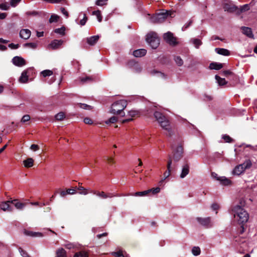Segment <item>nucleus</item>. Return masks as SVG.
<instances>
[{"label": "nucleus", "instance_id": "obj_1", "mask_svg": "<svg viewBox=\"0 0 257 257\" xmlns=\"http://www.w3.org/2000/svg\"><path fill=\"white\" fill-rule=\"evenodd\" d=\"M231 214L233 215L235 220L239 224L243 225L248 220V213L240 206H234L231 210Z\"/></svg>", "mask_w": 257, "mask_h": 257}, {"label": "nucleus", "instance_id": "obj_2", "mask_svg": "<svg viewBox=\"0 0 257 257\" xmlns=\"http://www.w3.org/2000/svg\"><path fill=\"white\" fill-rule=\"evenodd\" d=\"M154 115L162 128L167 132L166 135L170 136L171 134V130L170 128V122L166 116L161 112L158 111H156L154 112Z\"/></svg>", "mask_w": 257, "mask_h": 257}, {"label": "nucleus", "instance_id": "obj_3", "mask_svg": "<svg viewBox=\"0 0 257 257\" xmlns=\"http://www.w3.org/2000/svg\"><path fill=\"white\" fill-rule=\"evenodd\" d=\"M127 104V101L124 99L116 101L112 104L110 112L113 114H120L122 116H124L125 113L123 110L125 108Z\"/></svg>", "mask_w": 257, "mask_h": 257}, {"label": "nucleus", "instance_id": "obj_4", "mask_svg": "<svg viewBox=\"0 0 257 257\" xmlns=\"http://www.w3.org/2000/svg\"><path fill=\"white\" fill-rule=\"evenodd\" d=\"M252 166V163L249 159L245 160L242 164L237 165L232 171V174L239 176L243 173L245 170L249 169Z\"/></svg>", "mask_w": 257, "mask_h": 257}, {"label": "nucleus", "instance_id": "obj_5", "mask_svg": "<svg viewBox=\"0 0 257 257\" xmlns=\"http://www.w3.org/2000/svg\"><path fill=\"white\" fill-rule=\"evenodd\" d=\"M146 41L153 49H156L160 44L159 38L154 32H151L147 35Z\"/></svg>", "mask_w": 257, "mask_h": 257}, {"label": "nucleus", "instance_id": "obj_6", "mask_svg": "<svg viewBox=\"0 0 257 257\" xmlns=\"http://www.w3.org/2000/svg\"><path fill=\"white\" fill-rule=\"evenodd\" d=\"M169 16H171V13L170 12H166L165 13H161L152 16L150 21L152 23H161L163 22Z\"/></svg>", "mask_w": 257, "mask_h": 257}, {"label": "nucleus", "instance_id": "obj_7", "mask_svg": "<svg viewBox=\"0 0 257 257\" xmlns=\"http://www.w3.org/2000/svg\"><path fill=\"white\" fill-rule=\"evenodd\" d=\"M164 40L171 45H175L177 44L176 38L173 34L170 32L165 33L163 36Z\"/></svg>", "mask_w": 257, "mask_h": 257}, {"label": "nucleus", "instance_id": "obj_8", "mask_svg": "<svg viewBox=\"0 0 257 257\" xmlns=\"http://www.w3.org/2000/svg\"><path fill=\"white\" fill-rule=\"evenodd\" d=\"M183 153V149L182 146H178L175 150L174 153L173 155V159L175 161H179L182 157Z\"/></svg>", "mask_w": 257, "mask_h": 257}, {"label": "nucleus", "instance_id": "obj_9", "mask_svg": "<svg viewBox=\"0 0 257 257\" xmlns=\"http://www.w3.org/2000/svg\"><path fill=\"white\" fill-rule=\"evenodd\" d=\"M233 243L235 246H240L241 248H243L246 245V239L239 236H236L233 240Z\"/></svg>", "mask_w": 257, "mask_h": 257}, {"label": "nucleus", "instance_id": "obj_10", "mask_svg": "<svg viewBox=\"0 0 257 257\" xmlns=\"http://www.w3.org/2000/svg\"><path fill=\"white\" fill-rule=\"evenodd\" d=\"M223 9L225 11H227L229 13L234 12L237 14L238 7L231 3H226L224 4Z\"/></svg>", "mask_w": 257, "mask_h": 257}, {"label": "nucleus", "instance_id": "obj_11", "mask_svg": "<svg viewBox=\"0 0 257 257\" xmlns=\"http://www.w3.org/2000/svg\"><path fill=\"white\" fill-rule=\"evenodd\" d=\"M64 41L62 40H54L48 46V49H52L53 50L57 49L62 45Z\"/></svg>", "mask_w": 257, "mask_h": 257}, {"label": "nucleus", "instance_id": "obj_12", "mask_svg": "<svg viewBox=\"0 0 257 257\" xmlns=\"http://www.w3.org/2000/svg\"><path fill=\"white\" fill-rule=\"evenodd\" d=\"M196 220L201 225L204 226L206 227H210L211 226L210 217H206V218L197 217Z\"/></svg>", "mask_w": 257, "mask_h": 257}, {"label": "nucleus", "instance_id": "obj_13", "mask_svg": "<svg viewBox=\"0 0 257 257\" xmlns=\"http://www.w3.org/2000/svg\"><path fill=\"white\" fill-rule=\"evenodd\" d=\"M190 171V166L187 163L182 165L181 172L180 175V177L181 179L184 178L189 174Z\"/></svg>", "mask_w": 257, "mask_h": 257}, {"label": "nucleus", "instance_id": "obj_14", "mask_svg": "<svg viewBox=\"0 0 257 257\" xmlns=\"http://www.w3.org/2000/svg\"><path fill=\"white\" fill-rule=\"evenodd\" d=\"M13 64L17 66L21 67L26 64L25 60L19 56H15L12 60Z\"/></svg>", "mask_w": 257, "mask_h": 257}, {"label": "nucleus", "instance_id": "obj_15", "mask_svg": "<svg viewBox=\"0 0 257 257\" xmlns=\"http://www.w3.org/2000/svg\"><path fill=\"white\" fill-rule=\"evenodd\" d=\"M171 164L172 160L171 158H170L167 163V170L164 173V178L160 181V183H162L166 178H167L170 175V173L171 171Z\"/></svg>", "mask_w": 257, "mask_h": 257}, {"label": "nucleus", "instance_id": "obj_16", "mask_svg": "<svg viewBox=\"0 0 257 257\" xmlns=\"http://www.w3.org/2000/svg\"><path fill=\"white\" fill-rule=\"evenodd\" d=\"M31 32L29 29H22L20 32V36L22 39L27 40L31 36Z\"/></svg>", "mask_w": 257, "mask_h": 257}, {"label": "nucleus", "instance_id": "obj_17", "mask_svg": "<svg viewBox=\"0 0 257 257\" xmlns=\"http://www.w3.org/2000/svg\"><path fill=\"white\" fill-rule=\"evenodd\" d=\"M99 37L98 35L93 36L87 38V43L90 46L94 45L98 41Z\"/></svg>", "mask_w": 257, "mask_h": 257}, {"label": "nucleus", "instance_id": "obj_18", "mask_svg": "<svg viewBox=\"0 0 257 257\" xmlns=\"http://www.w3.org/2000/svg\"><path fill=\"white\" fill-rule=\"evenodd\" d=\"M11 203L14 204L15 207L19 210H23L26 205V203L19 202L16 199L11 201Z\"/></svg>", "mask_w": 257, "mask_h": 257}, {"label": "nucleus", "instance_id": "obj_19", "mask_svg": "<svg viewBox=\"0 0 257 257\" xmlns=\"http://www.w3.org/2000/svg\"><path fill=\"white\" fill-rule=\"evenodd\" d=\"M147 50L145 49L136 50L133 52V55L136 57H141L146 54Z\"/></svg>", "mask_w": 257, "mask_h": 257}, {"label": "nucleus", "instance_id": "obj_20", "mask_svg": "<svg viewBox=\"0 0 257 257\" xmlns=\"http://www.w3.org/2000/svg\"><path fill=\"white\" fill-rule=\"evenodd\" d=\"M241 29L243 34L247 36L248 37L250 38H253V35L252 34L251 29L248 27H242Z\"/></svg>", "mask_w": 257, "mask_h": 257}, {"label": "nucleus", "instance_id": "obj_21", "mask_svg": "<svg viewBox=\"0 0 257 257\" xmlns=\"http://www.w3.org/2000/svg\"><path fill=\"white\" fill-rule=\"evenodd\" d=\"M10 203L11 201L2 202L0 204V208L5 211H11L12 209L10 206Z\"/></svg>", "mask_w": 257, "mask_h": 257}, {"label": "nucleus", "instance_id": "obj_22", "mask_svg": "<svg viewBox=\"0 0 257 257\" xmlns=\"http://www.w3.org/2000/svg\"><path fill=\"white\" fill-rule=\"evenodd\" d=\"M215 51L218 54L223 56H228L230 54L229 51L224 48H215Z\"/></svg>", "mask_w": 257, "mask_h": 257}, {"label": "nucleus", "instance_id": "obj_23", "mask_svg": "<svg viewBox=\"0 0 257 257\" xmlns=\"http://www.w3.org/2000/svg\"><path fill=\"white\" fill-rule=\"evenodd\" d=\"M82 183L79 182L78 183L79 186L77 188V189L80 191L79 194L86 195L88 193V191L90 190L89 189L85 188L82 186Z\"/></svg>", "mask_w": 257, "mask_h": 257}, {"label": "nucleus", "instance_id": "obj_24", "mask_svg": "<svg viewBox=\"0 0 257 257\" xmlns=\"http://www.w3.org/2000/svg\"><path fill=\"white\" fill-rule=\"evenodd\" d=\"M190 42L191 43L196 49H198L202 44L200 39L197 38H192L190 39Z\"/></svg>", "mask_w": 257, "mask_h": 257}, {"label": "nucleus", "instance_id": "obj_25", "mask_svg": "<svg viewBox=\"0 0 257 257\" xmlns=\"http://www.w3.org/2000/svg\"><path fill=\"white\" fill-rule=\"evenodd\" d=\"M222 64L216 62H212L209 65V68L210 69H214V70H220L222 68Z\"/></svg>", "mask_w": 257, "mask_h": 257}, {"label": "nucleus", "instance_id": "obj_26", "mask_svg": "<svg viewBox=\"0 0 257 257\" xmlns=\"http://www.w3.org/2000/svg\"><path fill=\"white\" fill-rule=\"evenodd\" d=\"M28 76L27 75V71H24L22 73L21 76H20V77L19 78V81L21 83H25L28 81Z\"/></svg>", "mask_w": 257, "mask_h": 257}, {"label": "nucleus", "instance_id": "obj_27", "mask_svg": "<svg viewBox=\"0 0 257 257\" xmlns=\"http://www.w3.org/2000/svg\"><path fill=\"white\" fill-rule=\"evenodd\" d=\"M24 166L26 168L32 167L34 165V160L31 158H29L23 161Z\"/></svg>", "mask_w": 257, "mask_h": 257}, {"label": "nucleus", "instance_id": "obj_28", "mask_svg": "<svg viewBox=\"0 0 257 257\" xmlns=\"http://www.w3.org/2000/svg\"><path fill=\"white\" fill-rule=\"evenodd\" d=\"M215 79L217 82L218 83L219 85L223 86L227 83V81L224 78H221L217 75H216L215 76Z\"/></svg>", "mask_w": 257, "mask_h": 257}, {"label": "nucleus", "instance_id": "obj_29", "mask_svg": "<svg viewBox=\"0 0 257 257\" xmlns=\"http://www.w3.org/2000/svg\"><path fill=\"white\" fill-rule=\"evenodd\" d=\"M65 27L64 26H62V27L60 28L55 29L54 30V32L58 34L61 36H64L65 35Z\"/></svg>", "mask_w": 257, "mask_h": 257}, {"label": "nucleus", "instance_id": "obj_30", "mask_svg": "<svg viewBox=\"0 0 257 257\" xmlns=\"http://www.w3.org/2000/svg\"><path fill=\"white\" fill-rule=\"evenodd\" d=\"M90 192L93 193L94 194L96 195L97 196L102 198L103 199H106L107 196L106 194L104 192L101 191V192H97L96 191H90Z\"/></svg>", "mask_w": 257, "mask_h": 257}, {"label": "nucleus", "instance_id": "obj_31", "mask_svg": "<svg viewBox=\"0 0 257 257\" xmlns=\"http://www.w3.org/2000/svg\"><path fill=\"white\" fill-rule=\"evenodd\" d=\"M249 9V6L247 4L241 6L240 8H238V10H237V14L239 15L241 13L248 10Z\"/></svg>", "mask_w": 257, "mask_h": 257}, {"label": "nucleus", "instance_id": "obj_32", "mask_svg": "<svg viewBox=\"0 0 257 257\" xmlns=\"http://www.w3.org/2000/svg\"><path fill=\"white\" fill-rule=\"evenodd\" d=\"M59 19L60 17L58 15L53 14L51 16L49 22L50 23H56L59 21Z\"/></svg>", "mask_w": 257, "mask_h": 257}, {"label": "nucleus", "instance_id": "obj_33", "mask_svg": "<svg viewBox=\"0 0 257 257\" xmlns=\"http://www.w3.org/2000/svg\"><path fill=\"white\" fill-rule=\"evenodd\" d=\"M219 181L222 184L224 185H228L231 183L230 180L224 176L220 177V178H219Z\"/></svg>", "mask_w": 257, "mask_h": 257}, {"label": "nucleus", "instance_id": "obj_34", "mask_svg": "<svg viewBox=\"0 0 257 257\" xmlns=\"http://www.w3.org/2000/svg\"><path fill=\"white\" fill-rule=\"evenodd\" d=\"M66 251L63 248L59 249L56 252V257H65Z\"/></svg>", "mask_w": 257, "mask_h": 257}, {"label": "nucleus", "instance_id": "obj_35", "mask_svg": "<svg viewBox=\"0 0 257 257\" xmlns=\"http://www.w3.org/2000/svg\"><path fill=\"white\" fill-rule=\"evenodd\" d=\"M26 234L28 235H30L33 237H42L43 236V234L41 232H32V231H28L26 232Z\"/></svg>", "mask_w": 257, "mask_h": 257}, {"label": "nucleus", "instance_id": "obj_36", "mask_svg": "<svg viewBox=\"0 0 257 257\" xmlns=\"http://www.w3.org/2000/svg\"><path fill=\"white\" fill-rule=\"evenodd\" d=\"M118 118L115 116H113L105 121L107 124L109 123H114L117 121Z\"/></svg>", "mask_w": 257, "mask_h": 257}, {"label": "nucleus", "instance_id": "obj_37", "mask_svg": "<svg viewBox=\"0 0 257 257\" xmlns=\"http://www.w3.org/2000/svg\"><path fill=\"white\" fill-rule=\"evenodd\" d=\"M65 114L63 112H60L55 115V117L57 120H62L65 118Z\"/></svg>", "mask_w": 257, "mask_h": 257}, {"label": "nucleus", "instance_id": "obj_38", "mask_svg": "<svg viewBox=\"0 0 257 257\" xmlns=\"http://www.w3.org/2000/svg\"><path fill=\"white\" fill-rule=\"evenodd\" d=\"M200 249L199 247L194 246L192 249V252L193 254L195 256H197L200 253Z\"/></svg>", "mask_w": 257, "mask_h": 257}, {"label": "nucleus", "instance_id": "obj_39", "mask_svg": "<svg viewBox=\"0 0 257 257\" xmlns=\"http://www.w3.org/2000/svg\"><path fill=\"white\" fill-rule=\"evenodd\" d=\"M149 193H150V191L148 190L142 192H136L134 195L136 196H144L147 195Z\"/></svg>", "mask_w": 257, "mask_h": 257}, {"label": "nucleus", "instance_id": "obj_40", "mask_svg": "<svg viewBox=\"0 0 257 257\" xmlns=\"http://www.w3.org/2000/svg\"><path fill=\"white\" fill-rule=\"evenodd\" d=\"M92 15L96 16L99 22H101L102 21V17L101 16V13H100V11L98 10V11H93L92 12Z\"/></svg>", "mask_w": 257, "mask_h": 257}, {"label": "nucleus", "instance_id": "obj_41", "mask_svg": "<svg viewBox=\"0 0 257 257\" xmlns=\"http://www.w3.org/2000/svg\"><path fill=\"white\" fill-rule=\"evenodd\" d=\"M74 257H88V254L86 252L81 251L76 253Z\"/></svg>", "mask_w": 257, "mask_h": 257}, {"label": "nucleus", "instance_id": "obj_42", "mask_svg": "<svg viewBox=\"0 0 257 257\" xmlns=\"http://www.w3.org/2000/svg\"><path fill=\"white\" fill-rule=\"evenodd\" d=\"M41 74L43 77L51 76L53 74V72L50 70H45L41 72Z\"/></svg>", "mask_w": 257, "mask_h": 257}, {"label": "nucleus", "instance_id": "obj_43", "mask_svg": "<svg viewBox=\"0 0 257 257\" xmlns=\"http://www.w3.org/2000/svg\"><path fill=\"white\" fill-rule=\"evenodd\" d=\"M222 139H223L224 142L226 143H231L233 142V139L227 135H222Z\"/></svg>", "mask_w": 257, "mask_h": 257}, {"label": "nucleus", "instance_id": "obj_44", "mask_svg": "<svg viewBox=\"0 0 257 257\" xmlns=\"http://www.w3.org/2000/svg\"><path fill=\"white\" fill-rule=\"evenodd\" d=\"M25 47H29L32 49H36L37 46V44L35 43H27L24 45Z\"/></svg>", "mask_w": 257, "mask_h": 257}, {"label": "nucleus", "instance_id": "obj_45", "mask_svg": "<svg viewBox=\"0 0 257 257\" xmlns=\"http://www.w3.org/2000/svg\"><path fill=\"white\" fill-rule=\"evenodd\" d=\"M174 60L176 63V64L179 66H181L183 64V61L179 56H176L175 57Z\"/></svg>", "mask_w": 257, "mask_h": 257}, {"label": "nucleus", "instance_id": "obj_46", "mask_svg": "<svg viewBox=\"0 0 257 257\" xmlns=\"http://www.w3.org/2000/svg\"><path fill=\"white\" fill-rule=\"evenodd\" d=\"M152 73H154V74H156L157 76H158V77L161 78L162 79L166 78V75L161 72L154 71L153 72H152Z\"/></svg>", "mask_w": 257, "mask_h": 257}, {"label": "nucleus", "instance_id": "obj_47", "mask_svg": "<svg viewBox=\"0 0 257 257\" xmlns=\"http://www.w3.org/2000/svg\"><path fill=\"white\" fill-rule=\"evenodd\" d=\"M111 254L116 257H124L123 251L120 250L117 252H113L111 253Z\"/></svg>", "mask_w": 257, "mask_h": 257}, {"label": "nucleus", "instance_id": "obj_48", "mask_svg": "<svg viewBox=\"0 0 257 257\" xmlns=\"http://www.w3.org/2000/svg\"><path fill=\"white\" fill-rule=\"evenodd\" d=\"M83 19H81L79 23H78V24L80 25L81 26L85 25L87 22V18L86 15L85 14H83Z\"/></svg>", "mask_w": 257, "mask_h": 257}, {"label": "nucleus", "instance_id": "obj_49", "mask_svg": "<svg viewBox=\"0 0 257 257\" xmlns=\"http://www.w3.org/2000/svg\"><path fill=\"white\" fill-rule=\"evenodd\" d=\"M107 0H96L95 4L99 6H102L106 4Z\"/></svg>", "mask_w": 257, "mask_h": 257}, {"label": "nucleus", "instance_id": "obj_50", "mask_svg": "<svg viewBox=\"0 0 257 257\" xmlns=\"http://www.w3.org/2000/svg\"><path fill=\"white\" fill-rule=\"evenodd\" d=\"M19 250L23 257H29L30 256L28 253L24 250L21 247L19 248Z\"/></svg>", "mask_w": 257, "mask_h": 257}, {"label": "nucleus", "instance_id": "obj_51", "mask_svg": "<svg viewBox=\"0 0 257 257\" xmlns=\"http://www.w3.org/2000/svg\"><path fill=\"white\" fill-rule=\"evenodd\" d=\"M148 190L150 191V193L152 192V194H156L160 192V188L159 187H156L155 188L149 189Z\"/></svg>", "mask_w": 257, "mask_h": 257}, {"label": "nucleus", "instance_id": "obj_52", "mask_svg": "<svg viewBox=\"0 0 257 257\" xmlns=\"http://www.w3.org/2000/svg\"><path fill=\"white\" fill-rule=\"evenodd\" d=\"M10 8L9 6L7 4H0V9L2 10L7 11Z\"/></svg>", "mask_w": 257, "mask_h": 257}, {"label": "nucleus", "instance_id": "obj_53", "mask_svg": "<svg viewBox=\"0 0 257 257\" xmlns=\"http://www.w3.org/2000/svg\"><path fill=\"white\" fill-rule=\"evenodd\" d=\"M22 0H11L10 5L13 7H16Z\"/></svg>", "mask_w": 257, "mask_h": 257}, {"label": "nucleus", "instance_id": "obj_54", "mask_svg": "<svg viewBox=\"0 0 257 257\" xmlns=\"http://www.w3.org/2000/svg\"><path fill=\"white\" fill-rule=\"evenodd\" d=\"M128 115L132 117H135L138 115V112L136 110H130L128 112Z\"/></svg>", "mask_w": 257, "mask_h": 257}, {"label": "nucleus", "instance_id": "obj_55", "mask_svg": "<svg viewBox=\"0 0 257 257\" xmlns=\"http://www.w3.org/2000/svg\"><path fill=\"white\" fill-rule=\"evenodd\" d=\"M39 146L38 145L36 144H32L30 147V149L34 152L38 151V150H39Z\"/></svg>", "mask_w": 257, "mask_h": 257}, {"label": "nucleus", "instance_id": "obj_56", "mask_svg": "<svg viewBox=\"0 0 257 257\" xmlns=\"http://www.w3.org/2000/svg\"><path fill=\"white\" fill-rule=\"evenodd\" d=\"M30 119V116L28 114L25 115L23 116L21 121L23 122H26Z\"/></svg>", "mask_w": 257, "mask_h": 257}, {"label": "nucleus", "instance_id": "obj_57", "mask_svg": "<svg viewBox=\"0 0 257 257\" xmlns=\"http://www.w3.org/2000/svg\"><path fill=\"white\" fill-rule=\"evenodd\" d=\"M192 23V21L190 20L188 23L185 24L182 27V29L183 31L186 30Z\"/></svg>", "mask_w": 257, "mask_h": 257}, {"label": "nucleus", "instance_id": "obj_58", "mask_svg": "<svg viewBox=\"0 0 257 257\" xmlns=\"http://www.w3.org/2000/svg\"><path fill=\"white\" fill-rule=\"evenodd\" d=\"M84 122L86 124H91L93 123V121L89 117H85L84 119Z\"/></svg>", "mask_w": 257, "mask_h": 257}, {"label": "nucleus", "instance_id": "obj_59", "mask_svg": "<svg viewBox=\"0 0 257 257\" xmlns=\"http://www.w3.org/2000/svg\"><path fill=\"white\" fill-rule=\"evenodd\" d=\"M91 80H92L91 78L90 77H88V76H86L85 77H82L81 78V81L83 83L91 81Z\"/></svg>", "mask_w": 257, "mask_h": 257}, {"label": "nucleus", "instance_id": "obj_60", "mask_svg": "<svg viewBox=\"0 0 257 257\" xmlns=\"http://www.w3.org/2000/svg\"><path fill=\"white\" fill-rule=\"evenodd\" d=\"M80 107L83 109H89L91 107V106L84 103H80Z\"/></svg>", "mask_w": 257, "mask_h": 257}, {"label": "nucleus", "instance_id": "obj_61", "mask_svg": "<svg viewBox=\"0 0 257 257\" xmlns=\"http://www.w3.org/2000/svg\"><path fill=\"white\" fill-rule=\"evenodd\" d=\"M9 47L13 49H18L19 47V44H15L13 43H11L9 45Z\"/></svg>", "mask_w": 257, "mask_h": 257}, {"label": "nucleus", "instance_id": "obj_62", "mask_svg": "<svg viewBox=\"0 0 257 257\" xmlns=\"http://www.w3.org/2000/svg\"><path fill=\"white\" fill-rule=\"evenodd\" d=\"M61 12L66 18L68 17V13L67 12V11L65 10L64 8H61Z\"/></svg>", "mask_w": 257, "mask_h": 257}, {"label": "nucleus", "instance_id": "obj_63", "mask_svg": "<svg viewBox=\"0 0 257 257\" xmlns=\"http://www.w3.org/2000/svg\"><path fill=\"white\" fill-rule=\"evenodd\" d=\"M134 69L135 70V72H140L141 71V68L137 63L135 64Z\"/></svg>", "mask_w": 257, "mask_h": 257}, {"label": "nucleus", "instance_id": "obj_64", "mask_svg": "<svg viewBox=\"0 0 257 257\" xmlns=\"http://www.w3.org/2000/svg\"><path fill=\"white\" fill-rule=\"evenodd\" d=\"M211 208L213 210H217L219 208V205L217 203H213L211 205Z\"/></svg>", "mask_w": 257, "mask_h": 257}]
</instances>
